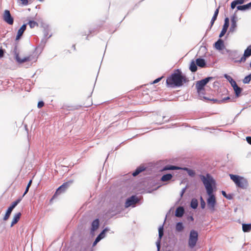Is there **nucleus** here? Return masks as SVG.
Masks as SVG:
<instances>
[{
    "mask_svg": "<svg viewBox=\"0 0 251 251\" xmlns=\"http://www.w3.org/2000/svg\"><path fill=\"white\" fill-rule=\"evenodd\" d=\"M200 178L204 185L207 193L209 196L207 201L208 207L212 212H213L215 210V207L216 203L215 197L213 194V189L212 187V184H214L215 181L208 174L206 175V176L201 175Z\"/></svg>",
    "mask_w": 251,
    "mask_h": 251,
    "instance_id": "nucleus-1",
    "label": "nucleus"
},
{
    "mask_svg": "<svg viewBox=\"0 0 251 251\" xmlns=\"http://www.w3.org/2000/svg\"><path fill=\"white\" fill-rule=\"evenodd\" d=\"M188 81L189 79L180 70L177 69L167 77L166 84L168 87L175 88L180 87Z\"/></svg>",
    "mask_w": 251,
    "mask_h": 251,
    "instance_id": "nucleus-2",
    "label": "nucleus"
},
{
    "mask_svg": "<svg viewBox=\"0 0 251 251\" xmlns=\"http://www.w3.org/2000/svg\"><path fill=\"white\" fill-rule=\"evenodd\" d=\"M231 179L235 183L236 186L242 189H246L248 186V182L247 179L237 175L230 174Z\"/></svg>",
    "mask_w": 251,
    "mask_h": 251,
    "instance_id": "nucleus-3",
    "label": "nucleus"
},
{
    "mask_svg": "<svg viewBox=\"0 0 251 251\" xmlns=\"http://www.w3.org/2000/svg\"><path fill=\"white\" fill-rule=\"evenodd\" d=\"M212 79V77H208L201 80L197 81L196 87L199 95H201V94H203L204 86L209 81V80Z\"/></svg>",
    "mask_w": 251,
    "mask_h": 251,
    "instance_id": "nucleus-4",
    "label": "nucleus"
},
{
    "mask_svg": "<svg viewBox=\"0 0 251 251\" xmlns=\"http://www.w3.org/2000/svg\"><path fill=\"white\" fill-rule=\"evenodd\" d=\"M72 183V181L65 182L60 187H59L56 190L53 196H52V198L50 200V202H51L55 198H56L58 195H60L62 193L65 192L66 191V190L69 188L70 184H71Z\"/></svg>",
    "mask_w": 251,
    "mask_h": 251,
    "instance_id": "nucleus-5",
    "label": "nucleus"
},
{
    "mask_svg": "<svg viewBox=\"0 0 251 251\" xmlns=\"http://www.w3.org/2000/svg\"><path fill=\"white\" fill-rule=\"evenodd\" d=\"M198 239V233L197 231L192 230L190 233L188 240V245L190 248H193L196 245Z\"/></svg>",
    "mask_w": 251,
    "mask_h": 251,
    "instance_id": "nucleus-6",
    "label": "nucleus"
},
{
    "mask_svg": "<svg viewBox=\"0 0 251 251\" xmlns=\"http://www.w3.org/2000/svg\"><path fill=\"white\" fill-rule=\"evenodd\" d=\"M3 19L6 23L10 25L13 24L14 19L8 10H4L3 14Z\"/></svg>",
    "mask_w": 251,
    "mask_h": 251,
    "instance_id": "nucleus-7",
    "label": "nucleus"
},
{
    "mask_svg": "<svg viewBox=\"0 0 251 251\" xmlns=\"http://www.w3.org/2000/svg\"><path fill=\"white\" fill-rule=\"evenodd\" d=\"M15 58L16 61L20 63H23L25 62L30 61L33 59V57L32 55H30L21 58L17 54H16Z\"/></svg>",
    "mask_w": 251,
    "mask_h": 251,
    "instance_id": "nucleus-8",
    "label": "nucleus"
},
{
    "mask_svg": "<svg viewBox=\"0 0 251 251\" xmlns=\"http://www.w3.org/2000/svg\"><path fill=\"white\" fill-rule=\"evenodd\" d=\"M251 55V45L249 46L246 50L244 51L243 56L241 58L239 61V62H245L246 58Z\"/></svg>",
    "mask_w": 251,
    "mask_h": 251,
    "instance_id": "nucleus-9",
    "label": "nucleus"
},
{
    "mask_svg": "<svg viewBox=\"0 0 251 251\" xmlns=\"http://www.w3.org/2000/svg\"><path fill=\"white\" fill-rule=\"evenodd\" d=\"M138 202V199L135 197V196H132L130 198H128L125 202V207H128Z\"/></svg>",
    "mask_w": 251,
    "mask_h": 251,
    "instance_id": "nucleus-10",
    "label": "nucleus"
},
{
    "mask_svg": "<svg viewBox=\"0 0 251 251\" xmlns=\"http://www.w3.org/2000/svg\"><path fill=\"white\" fill-rule=\"evenodd\" d=\"M229 26V19L228 18H226L225 19V23L223 25V29L219 35V37H222L226 33L227 29Z\"/></svg>",
    "mask_w": 251,
    "mask_h": 251,
    "instance_id": "nucleus-11",
    "label": "nucleus"
},
{
    "mask_svg": "<svg viewBox=\"0 0 251 251\" xmlns=\"http://www.w3.org/2000/svg\"><path fill=\"white\" fill-rule=\"evenodd\" d=\"M231 84L233 87L236 96L238 97L242 92V89L237 85L235 81H233V82H231Z\"/></svg>",
    "mask_w": 251,
    "mask_h": 251,
    "instance_id": "nucleus-12",
    "label": "nucleus"
},
{
    "mask_svg": "<svg viewBox=\"0 0 251 251\" xmlns=\"http://www.w3.org/2000/svg\"><path fill=\"white\" fill-rule=\"evenodd\" d=\"M237 19L236 16L235 15H233L231 19V26L230 28L231 31H233L235 30L237 26Z\"/></svg>",
    "mask_w": 251,
    "mask_h": 251,
    "instance_id": "nucleus-13",
    "label": "nucleus"
},
{
    "mask_svg": "<svg viewBox=\"0 0 251 251\" xmlns=\"http://www.w3.org/2000/svg\"><path fill=\"white\" fill-rule=\"evenodd\" d=\"M26 25H23L18 30L17 34L16 36V40H18L20 39L21 36L23 35L24 32L26 29Z\"/></svg>",
    "mask_w": 251,
    "mask_h": 251,
    "instance_id": "nucleus-14",
    "label": "nucleus"
},
{
    "mask_svg": "<svg viewBox=\"0 0 251 251\" xmlns=\"http://www.w3.org/2000/svg\"><path fill=\"white\" fill-rule=\"evenodd\" d=\"M215 48L218 50H222L224 47V41L222 39H219L214 45Z\"/></svg>",
    "mask_w": 251,
    "mask_h": 251,
    "instance_id": "nucleus-15",
    "label": "nucleus"
},
{
    "mask_svg": "<svg viewBox=\"0 0 251 251\" xmlns=\"http://www.w3.org/2000/svg\"><path fill=\"white\" fill-rule=\"evenodd\" d=\"M21 216V213L20 212H18L14 215L11 222V227L13 226L15 224L18 223L20 219Z\"/></svg>",
    "mask_w": 251,
    "mask_h": 251,
    "instance_id": "nucleus-16",
    "label": "nucleus"
},
{
    "mask_svg": "<svg viewBox=\"0 0 251 251\" xmlns=\"http://www.w3.org/2000/svg\"><path fill=\"white\" fill-rule=\"evenodd\" d=\"M184 213V209L183 207L179 206L176 209L175 215L177 217H181Z\"/></svg>",
    "mask_w": 251,
    "mask_h": 251,
    "instance_id": "nucleus-17",
    "label": "nucleus"
},
{
    "mask_svg": "<svg viewBox=\"0 0 251 251\" xmlns=\"http://www.w3.org/2000/svg\"><path fill=\"white\" fill-rule=\"evenodd\" d=\"M158 232H159V241L158 242H157V246L158 250L159 251L160 249V240H161L162 237L163 235V226H160L159 228Z\"/></svg>",
    "mask_w": 251,
    "mask_h": 251,
    "instance_id": "nucleus-18",
    "label": "nucleus"
},
{
    "mask_svg": "<svg viewBox=\"0 0 251 251\" xmlns=\"http://www.w3.org/2000/svg\"><path fill=\"white\" fill-rule=\"evenodd\" d=\"M99 226V220L98 219L95 220L92 223L91 230L95 231L97 230Z\"/></svg>",
    "mask_w": 251,
    "mask_h": 251,
    "instance_id": "nucleus-19",
    "label": "nucleus"
},
{
    "mask_svg": "<svg viewBox=\"0 0 251 251\" xmlns=\"http://www.w3.org/2000/svg\"><path fill=\"white\" fill-rule=\"evenodd\" d=\"M196 63L197 65L200 67H204L206 65L205 60L203 59L198 58L196 59Z\"/></svg>",
    "mask_w": 251,
    "mask_h": 251,
    "instance_id": "nucleus-20",
    "label": "nucleus"
},
{
    "mask_svg": "<svg viewBox=\"0 0 251 251\" xmlns=\"http://www.w3.org/2000/svg\"><path fill=\"white\" fill-rule=\"evenodd\" d=\"M245 0H234L231 3V8L233 9L237 5L243 4Z\"/></svg>",
    "mask_w": 251,
    "mask_h": 251,
    "instance_id": "nucleus-21",
    "label": "nucleus"
},
{
    "mask_svg": "<svg viewBox=\"0 0 251 251\" xmlns=\"http://www.w3.org/2000/svg\"><path fill=\"white\" fill-rule=\"evenodd\" d=\"M251 7V2L247 4L237 6V8L239 10H246Z\"/></svg>",
    "mask_w": 251,
    "mask_h": 251,
    "instance_id": "nucleus-22",
    "label": "nucleus"
},
{
    "mask_svg": "<svg viewBox=\"0 0 251 251\" xmlns=\"http://www.w3.org/2000/svg\"><path fill=\"white\" fill-rule=\"evenodd\" d=\"M180 168L178 167H176L173 165H167L165 166L162 171H167V170H178L180 169Z\"/></svg>",
    "mask_w": 251,
    "mask_h": 251,
    "instance_id": "nucleus-23",
    "label": "nucleus"
},
{
    "mask_svg": "<svg viewBox=\"0 0 251 251\" xmlns=\"http://www.w3.org/2000/svg\"><path fill=\"white\" fill-rule=\"evenodd\" d=\"M172 177H173V176L171 174H166V175H163L162 176V177L161 178V180L163 182L167 181L168 180H171L172 178Z\"/></svg>",
    "mask_w": 251,
    "mask_h": 251,
    "instance_id": "nucleus-24",
    "label": "nucleus"
},
{
    "mask_svg": "<svg viewBox=\"0 0 251 251\" xmlns=\"http://www.w3.org/2000/svg\"><path fill=\"white\" fill-rule=\"evenodd\" d=\"M242 229L245 232H248L251 230V224H243L242 225Z\"/></svg>",
    "mask_w": 251,
    "mask_h": 251,
    "instance_id": "nucleus-25",
    "label": "nucleus"
},
{
    "mask_svg": "<svg viewBox=\"0 0 251 251\" xmlns=\"http://www.w3.org/2000/svg\"><path fill=\"white\" fill-rule=\"evenodd\" d=\"M184 229V226L183 224L181 222H178L176 224V230L177 232H181Z\"/></svg>",
    "mask_w": 251,
    "mask_h": 251,
    "instance_id": "nucleus-26",
    "label": "nucleus"
},
{
    "mask_svg": "<svg viewBox=\"0 0 251 251\" xmlns=\"http://www.w3.org/2000/svg\"><path fill=\"white\" fill-rule=\"evenodd\" d=\"M145 168L143 167H139L137 168L136 170L132 173V175L134 176H137L138 174H139L142 172L144 171L145 170Z\"/></svg>",
    "mask_w": 251,
    "mask_h": 251,
    "instance_id": "nucleus-27",
    "label": "nucleus"
},
{
    "mask_svg": "<svg viewBox=\"0 0 251 251\" xmlns=\"http://www.w3.org/2000/svg\"><path fill=\"white\" fill-rule=\"evenodd\" d=\"M190 70L192 72H195L197 70V64L194 61H192L191 62L190 65Z\"/></svg>",
    "mask_w": 251,
    "mask_h": 251,
    "instance_id": "nucleus-28",
    "label": "nucleus"
},
{
    "mask_svg": "<svg viewBox=\"0 0 251 251\" xmlns=\"http://www.w3.org/2000/svg\"><path fill=\"white\" fill-rule=\"evenodd\" d=\"M183 169L186 171L187 172L188 175L190 176H194L196 174L195 171L192 169H190L187 168H184Z\"/></svg>",
    "mask_w": 251,
    "mask_h": 251,
    "instance_id": "nucleus-29",
    "label": "nucleus"
},
{
    "mask_svg": "<svg viewBox=\"0 0 251 251\" xmlns=\"http://www.w3.org/2000/svg\"><path fill=\"white\" fill-rule=\"evenodd\" d=\"M12 210H13L11 209V208H10L9 207L8 208V209L3 217V220L6 221L8 219Z\"/></svg>",
    "mask_w": 251,
    "mask_h": 251,
    "instance_id": "nucleus-30",
    "label": "nucleus"
},
{
    "mask_svg": "<svg viewBox=\"0 0 251 251\" xmlns=\"http://www.w3.org/2000/svg\"><path fill=\"white\" fill-rule=\"evenodd\" d=\"M22 198H20L15 201L12 202L9 208L13 210L17 206V205L22 201Z\"/></svg>",
    "mask_w": 251,
    "mask_h": 251,
    "instance_id": "nucleus-31",
    "label": "nucleus"
},
{
    "mask_svg": "<svg viewBox=\"0 0 251 251\" xmlns=\"http://www.w3.org/2000/svg\"><path fill=\"white\" fill-rule=\"evenodd\" d=\"M198 201L196 199H193L191 201V207L193 209H196L198 207Z\"/></svg>",
    "mask_w": 251,
    "mask_h": 251,
    "instance_id": "nucleus-32",
    "label": "nucleus"
},
{
    "mask_svg": "<svg viewBox=\"0 0 251 251\" xmlns=\"http://www.w3.org/2000/svg\"><path fill=\"white\" fill-rule=\"evenodd\" d=\"M229 99H230V98L229 97H226L221 100H218L217 99H213V100L217 103L220 104L222 103L226 102V100H227Z\"/></svg>",
    "mask_w": 251,
    "mask_h": 251,
    "instance_id": "nucleus-33",
    "label": "nucleus"
},
{
    "mask_svg": "<svg viewBox=\"0 0 251 251\" xmlns=\"http://www.w3.org/2000/svg\"><path fill=\"white\" fill-rule=\"evenodd\" d=\"M28 24L31 28L38 26V24L34 21H29L28 23Z\"/></svg>",
    "mask_w": 251,
    "mask_h": 251,
    "instance_id": "nucleus-34",
    "label": "nucleus"
},
{
    "mask_svg": "<svg viewBox=\"0 0 251 251\" xmlns=\"http://www.w3.org/2000/svg\"><path fill=\"white\" fill-rule=\"evenodd\" d=\"M251 80V74L249 75L246 76L244 79L243 80V82L245 84L249 83Z\"/></svg>",
    "mask_w": 251,
    "mask_h": 251,
    "instance_id": "nucleus-35",
    "label": "nucleus"
},
{
    "mask_svg": "<svg viewBox=\"0 0 251 251\" xmlns=\"http://www.w3.org/2000/svg\"><path fill=\"white\" fill-rule=\"evenodd\" d=\"M107 231L106 228L103 229L102 231L97 236L100 240L103 239L105 237V232Z\"/></svg>",
    "mask_w": 251,
    "mask_h": 251,
    "instance_id": "nucleus-36",
    "label": "nucleus"
},
{
    "mask_svg": "<svg viewBox=\"0 0 251 251\" xmlns=\"http://www.w3.org/2000/svg\"><path fill=\"white\" fill-rule=\"evenodd\" d=\"M222 194L225 197H226L227 199L230 200L231 199H232V196L230 195H227L226 194V192L224 191H222Z\"/></svg>",
    "mask_w": 251,
    "mask_h": 251,
    "instance_id": "nucleus-37",
    "label": "nucleus"
},
{
    "mask_svg": "<svg viewBox=\"0 0 251 251\" xmlns=\"http://www.w3.org/2000/svg\"><path fill=\"white\" fill-rule=\"evenodd\" d=\"M201 206L202 209H204L205 206V202L202 197L201 198Z\"/></svg>",
    "mask_w": 251,
    "mask_h": 251,
    "instance_id": "nucleus-38",
    "label": "nucleus"
},
{
    "mask_svg": "<svg viewBox=\"0 0 251 251\" xmlns=\"http://www.w3.org/2000/svg\"><path fill=\"white\" fill-rule=\"evenodd\" d=\"M217 16L215 15H213V17H212V18L211 19V26H212L214 24V22L217 19Z\"/></svg>",
    "mask_w": 251,
    "mask_h": 251,
    "instance_id": "nucleus-39",
    "label": "nucleus"
},
{
    "mask_svg": "<svg viewBox=\"0 0 251 251\" xmlns=\"http://www.w3.org/2000/svg\"><path fill=\"white\" fill-rule=\"evenodd\" d=\"M44 105V102L43 101H39L38 103L37 106L39 108H41Z\"/></svg>",
    "mask_w": 251,
    "mask_h": 251,
    "instance_id": "nucleus-40",
    "label": "nucleus"
},
{
    "mask_svg": "<svg viewBox=\"0 0 251 251\" xmlns=\"http://www.w3.org/2000/svg\"><path fill=\"white\" fill-rule=\"evenodd\" d=\"M225 77L229 81H230V83L231 82H233V81H234L232 78H231V77L229 75H227L226 74L225 75Z\"/></svg>",
    "mask_w": 251,
    "mask_h": 251,
    "instance_id": "nucleus-41",
    "label": "nucleus"
},
{
    "mask_svg": "<svg viewBox=\"0 0 251 251\" xmlns=\"http://www.w3.org/2000/svg\"><path fill=\"white\" fill-rule=\"evenodd\" d=\"M22 3L24 5H26L28 4V0H20Z\"/></svg>",
    "mask_w": 251,
    "mask_h": 251,
    "instance_id": "nucleus-42",
    "label": "nucleus"
},
{
    "mask_svg": "<svg viewBox=\"0 0 251 251\" xmlns=\"http://www.w3.org/2000/svg\"><path fill=\"white\" fill-rule=\"evenodd\" d=\"M163 78V76L161 77H159V78H158L157 79H156L155 80H154L153 81V84H155V83H156L158 82H159L161 79Z\"/></svg>",
    "mask_w": 251,
    "mask_h": 251,
    "instance_id": "nucleus-43",
    "label": "nucleus"
},
{
    "mask_svg": "<svg viewBox=\"0 0 251 251\" xmlns=\"http://www.w3.org/2000/svg\"><path fill=\"white\" fill-rule=\"evenodd\" d=\"M246 140L249 144L251 145V137H250V136L247 137Z\"/></svg>",
    "mask_w": 251,
    "mask_h": 251,
    "instance_id": "nucleus-44",
    "label": "nucleus"
},
{
    "mask_svg": "<svg viewBox=\"0 0 251 251\" xmlns=\"http://www.w3.org/2000/svg\"><path fill=\"white\" fill-rule=\"evenodd\" d=\"M100 240L98 238H96L95 241L93 243V246H95Z\"/></svg>",
    "mask_w": 251,
    "mask_h": 251,
    "instance_id": "nucleus-45",
    "label": "nucleus"
},
{
    "mask_svg": "<svg viewBox=\"0 0 251 251\" xmlns=\"http://www.w3.org/2000/svg\"><path fill=\"white\" fill-rule=\"evenodd\" d=\"M29 188V187L26 186V188L25 189V191L24 194H23V196L21 198H23L25 196V195L28 192Z\"/></svg>",
    "mask_w": 251,
    "mask_h": 251,
    "instance_id": "nucleus-46",
    "label": "nucleus"
},
{
    "mask_svg": "<svg viewBox=\"0 0 251 251\" xmlns=\"http://www.w3.org/2000/svg\"><path fill=\"white\" fill-rule=\"evenodd\" d=\"M4 51L3 50L0 49V58H1L3 56Z\"/></svg>",
    "mask_w": 251,
    "mask_h": 251,
    "instance_id": "nucleus-47",
    "label": "nucleus"
},
{
    "mask_svg": "<svg viewBox=\"0 0 251 251\" xmlns=\"http://www.w3.org/2000/svg\"><path fill=\"white\" fill-rule=\"evenodd\" d=\"M219 8L220 7H218L217 9H216V10H215V11L214 12V15H216V16H218V13H219Z\"/></svg>",
    "mask_w": 251,
    "mask_h": 251,
    "instance_id": "nucleus-48",
    "label": "nucleus"
},
{
    "mask_svg": "<svg viewBox=\"0 0 251 251\" xmlns=\"http://www.w3.org/2000/svg\"><path fill=\"white\" fill-rule=\"evenodd\" d=\"M31 183H32V180H30L29 181L28 183L27 184V187H30V186H31Z\"/></svg>",
    "mask_w": 251,
    "mask_h": 251,
    "instance_id": "nucleus-49",
    "label": "nucleus"
},
{
    "mask_svg": "<svg viewBox=\"0 0 251 251\" xmlns=\"http://www.w3.org/2000/svg\"><path fill=\"white\" fill-rule=\"evenodd\" d=\"M250 67L251 68V63H250Z\"/></svg>",
    "mask_w": 251,
    "mask_h": 251,
    "instance_id": "nucleus-50",
    "label": "nucleus"
}]
</instances>
